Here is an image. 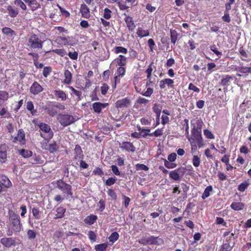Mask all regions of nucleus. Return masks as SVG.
<instances>
[{"label": "nucleus", "mask_w": 251, "mask_h": 251, "mask_svg": "<svg viewBox=\"0 0 251 251\" xmlns=\"http://www.w3.org/2000/svg\"><path fill=\"white\" fill-rule=\"evenodd\" d=\"M43 43L38 35L32 34L27 39V46L33 49H41Z\"/></svg>", "instance_id": "nucleus-1"}, {"label": "nucleus", "mask_w": 251, "mask_h": 251, "mask_svg": "<svg viewBox=\"0 0 251 251\" xmlns=\"http://www.w3.org/2000/svg\"><path fill=\"white\" fill-rule=\"evenodd\" d=\"M9 220L13 229L15 232H19L21 230V225L18 215L13 212H10Z\"/></svg>", "instance_id": "nucleus-2"}, {"label": "nucleus", "mask_w": 251, "mask_h": 251, "mask_svg": "<svg viewBox=\"0 0 251 251\" xmlns=\"http://www.w3.org/2000/svg\"><path fill=\"white\" fill-rule=\"evenodd\" d=\"M40 129L46 133H47V136H44L43 134H41L42 137L45 138L46 140H49L51 139L53 136V133L51 131V129L49 125L46 124L42 123L39 126Z\"/></svg>", "instance_id": "nucleus-3"}, {"label": "nucleus", "mask_w": 251, "mask_h": 251, "mask_svg": "<svg viewBox=\"0 0 251 251\" xmlns=\"http://www.w3.org/2000/svg\"><path fill=\"white\" fill-rule=\"evenodd\" d=\"M59 120L61 125L67 126L74 122V118L71 115H61L59 117Z\"/></svg>", "instance_id": "nucleus-4"}, {"label": "nucleus", "mask_w": 251, "mask_h": 251, "mask_svg": "<svg viewBox=\"0 0 251 251\" xmlns=\"http://www.w3.org/2000/svg\"><path fill=\"white\" fill-rule=\"evenodd\" d=\"M12 138L13 142L15 143H19L21 145H24L25 143V134L22 129L19 130L16 136Z\"/></svg>", "instance_id": "nucleus-5"}, {"label": "nucleus", "mask_w": 251, "mask_h": 251, "mask_svg": "<svg viewBox=\"0 0 251 251\" xmlns=\"http://www.w3.org/2000/svg\"><path fill=\"white\" fill-rule=\"evenodd\" d=\"M27 4L32 11H34L41 8V4L38 0H23Z\"/></svg>", "instance_id": "nucleus-6"}, {"label": "nucleus", "mask_w": 251, "mask_h": 251, "mask_svg": "<svg viewBox=\"0 0 251 251\" xmlns=\"http://www.w3.org/2000/svg\"><path fill=\"white\" fill-rule=\"evenodd\" d=\"M57 187L65 193L72 195L71 187L70 185L65 183L62 180H59L57 183Z\"/></svg>", "instance_id": "nucleus-7"}, {"label": "nucleus", "mask_w": 251, "mask_h": 251, "mask_svg": "<svg viewBox=\"0 0 251 251\" xmlns=\"http://www.w3.org/2000/svg\"><path fill=\"white\" fill-rule=\"evenodd\" d=\"M55 42L60 46H68L71 44L70 38L65 36H58L55 39Z\"/></svg>", "instance_id": "nucleus-8"}, {"label": "nucleus", "mask_w": 251, "mask_h": 251, "mask_svg": "<svg viewBox=\"0 0 251 251\" xmlns=\"http://www.w3.org/2000/svg\"><path fill=\"white\" fill-rule=\"evenodd\" d=\"M184 172L183 168H178L170 173V177L175 180H178L180 179V175H182Z\"/></svg>", "instance_id": "nucleus-9"}, {"label": "nucleus", "mask_w": 251, "mask_h": 251, "mask_svg": "<svg viewBox=\"0 0 251 251\" xmlns=\"http://www.w3.org/2000/svg\"><path fill=\"white\" fill-rule=\"evenodd\" d=\"M124 15L125 16L124 20L126 24V26L128 29H129V30L133 31L136 27V25L133 20V18L130 16L127 15L126 13H124Z\"/></svg>", "instance_id": "nucleus-10"}, {"label": "nucleus", "mask_w": 251, "mask_h": 251, "mask_svg": "<svg viewBox=\"0 0 251 251\" xmlns=\"http://www.w3.org/2000/svg\"><path fill=\"white\" fill-rule=\"evenodd\" d=\"M130 105V101L126 98L119 100L115 103V106L117 108L127 107Z\"/></svg>", "instance_id": "nucleus-11"}, {"label": "nucleus", "mask_w": 251, "mask_h": 251, "mask_svg": "<svg viewBox=\"0 0 251 251\" xmlns=\"http://www.w3.org/2000/svg\"><path fill=\"white\" fill-rule=\"evenodd\" d=\"M0 243L6 248L15 245V240L12 238L4 237L0 240Z\"/></svg>", "instance_id": "nucleus-12"}, {"label": "nucleus", "mask_w": 251, "mask_h": 251, "mask_svg": "<svg viewBox=\"0 0 251 251\" xmlns=\"http://www.w3.org/2000/svg\"><path fill=\"white\" fill-rule=\"evenodd\" d=\"M120 148L127 151L134 152L135 148L133 144L129 142H124L120 144Z\"/></svg>", "instance_id": "nucleus-13"}, {"label": "nucleus", "mask_w": 251, "mask_h": 251, "mask_svg": "<svg viewBox=\"0 0 251 251\" xmlns=\"http://www.w3.org/2000/svg\"><path fill=\"white\" fill-rule=\"evenodd\" d=\"M80 12L82 17L86 19H89L90 17V12L89 8L85 4H81Z\"/></svg>", "instance_id": "nucleus-14"}, {"label": "nucleus", "mask_w": 251, "mask_h": 251, "mask_svg": "<svg viewBox=\"0 0 251 251\" xmlns=\"http://www.w3.org/2000/svg\"><path fill=\"white\" fill-rule=\"evenodd\" d=\"M174 80L170 78H165L161 80L159 82V86L161 89H164L167 86L173 88L174 87Z\"/></svg>", "instance_id": "nucleus-15"}, {"label": "nucleus", "mask_w": 251, "mask_h": 251, "mask_svg": "<svg viewBox=\"0 0 251 251\" xmlns=\"http://www.w3.org/2000/svg\"><path fill=\"white\" fill-rule=\"evenodd\" d=\"M43 90V89L42 86L36 82H34L30 88V92L34 95L39 94L42 92Z\"/></svg>", "instance_id": "nucleus-16"}, {"label": "nucleus", "mask_w": 251, "mask_h": 251, "mask_svg": "<svg viewBox=\"0 0 251 251\" xmlns=\"http://www.w3.org/2000/svg\"><path fill=\"white\" fill-rule=\"evenodd\" d=\"M108 105V103H102L100 102H94L92 107L94 111L96 113H100L101 112V109L104 108Z\"/></svg>", "instance_id": "nucleus-17"}, {"label": "nucleus", "mask_w": 251, "mask_h": 251, "mask_svg": "<svg viewBox=\"0 0 251 251\" xmlns=\"http://www.w3.org/2000/svg\"><path fill=\"white\" fill-rule=\"evenodd\" d=\"M7 10L9 16L11 18L16 17L19 14V10L17 7H14L11 5H8L7 7Z\"/></svg>", "instance_id": "nucleus-18"}, {"label": "nucleus", "mask_w": 251, "mask_h": 251, "mask_svg": "<svg viewBox=\"0 0 251 251\" xmlns=\"http://www.w3.org/2000/svg\"><path fill=\"white\" fill-rule=\"evenodd\" d=\"M0 183L6 188H9L12 186V183L9 178L2 175H0Z\"/></svg>", "instance_id": "nucleus-19"}, {"label": "nucleus", "mask_w": 251, "mask_h": 251, "mask_svg": "<svg viewBox=\"0 0 251 251\" xmlns=\"http://www.w3.org/2000/svg\"><path fill=\"white\" fill-rule=\"evenodd\" d=\"M192 134L194 137L193 138L194 139V141L201 137V128H196L194 127L192 130Z\"/></svg>", "instance_id": "nucleus-20"}, {"label": "nucleus", "mask_w": 251, "mask_h": 251, "mask_svg": "<svg viewBox=\"0 0 251 251\" xmlns=\"http://www.w3.org/2000/svg\"><path fill=\"white\" fill-rule=\"evenodd\" d=\"M136 34L139 37L143 38L148 36L150 32L148 30H144L142 27H139L137 29Z\"/></svg>", "instance_id": "nucleus-21"}, {"label": "nucleus", "mask_w": 251, "mask_h": 251, "mask_svg": "<svg viewBox=\"0 0 251 251\" xmlns=\"http://www.w3.org/2000/svg\"><path fill=\"white\" fill-rule=\"evenodd\" d=\"M97 216L94 215H90L84 219V222L88 225H93L97 220Z\"/></svg>", "instance_id": "nucleus-22"}, {"label": "nucleus", "mask_w": 251, "mask_h": 251, "mask_svg": "<svg viewBox=\"0 0 251 251\" xmlns=\"http://www.w3.org/2000/svg\"><path fill=\"white\" fill-rule=\"evenodd\" d=\"M54 94L57 98L60 99L63 101L67 99L66 93L62 90H54Z\"/></svg>", "instance_id": "nucleus-23"}, {"label": "nucleus", "mask_w": 251, "mask_h": 251, "mask_svg": "<svg viewBox=\"0 0 251 251\" xmlns=\"http://www.w3.org/2000/svg\"><path fill=\"white\" fill-rule=\"evenodd\" d=\"M3 34L10 36H14L16 35V32L10 27H5L2 29Z\"/></svg>", "instance_id": "nucleus-24"}, {"label": "nucleus", "mask_w": 251, "mask_h": 251, "mask_svg": "<svg viewBox=\"0 0 251 251\" xmlns=\"http://www.w3.org/2000/svg\"><path fill=\"white\" fill-rule=\"evenodd\" d=\"M9 98V94L4 91H0V105H2Z\"/></svg>", "instance_id": "nucleus-25"}, {"label": "nucleus", "mask_w": 251, "mask_h": 251, "mask_svg": "<svg viewBox=\"0 0 251 251\" xmlns=\"http://www.w3.org/2000/svg\"><path fill=\"white\" fill-rule=\"evenodd\" d=\"M64 75L65 78L63 82L66 84H70L72 81V74L71 72L68 70L65 71Z\"/></svg>", "instance_id": "nucleus-26"}, {"label": "nucleus", "mask_w": 251, "mask_h": 251, "mask_svg": "<svg viewBox=\"0 0 251 251\" xmlns=\"http://www.w3.org/2000/svg\"><path fill=\"white\" fill-rule=\"evenodd\" d=\"M230 206L232 209L235 210H240L243 209L244 205L242 202H236L232 203Z\"/></svg>", "instance_id": "nucleus-27"}, {"label": "nucleus", "mask_w": 251, "mask_h": 251, "mask_svg": "<svg viewBox=\"0 0 251 251\" xmlns=\"http://www.w3.org/2000/svg\"><path fill=\"white\" fill-rule=\"evenodd\" d=\"M153 110L157 115V125H158V121L159 120V117L161 111V107L159 105L155 104L153 107Z\"/></svg>", "instance_id": "nucleus-28"}, {"label": "nucleus", "mask_w": 251, "mask_h": 251, "mask_svg": "<svg viewBox=\"0 0 251 251\" xmlns=\"http://www.w3.org/2000/svg\"><path fill=\"white\" fill-rule=\"evenodd\" d=\"M14 4L17 7H19L23 10H26L27 7L25 3L22 0H15Z\"/></svg>", "instance_id": "nucleus-29"}, {"label": "nucleus", "mask_w": 251, "mask_h": 251, "mask_svg": "<svg viewBox=\"0 0 251 251\" xmlns=\"http://www.w3.org/2000/svg\"><path fill=\"white\" fill-rule=\"evenodd\" d=\"M213 188L211 186H209L207 187L203 193L201 198L203 200L205 199L206 198H208L210 195V193L212 191Z\"/></svg>", "instance_id": "nucleus-30"}, {"label": "nucleus", "mask_w": 251, "mask_h": 251, "mask_svg": "<svg viewBox=\"0 0 251 251\" xmlns=\"http://www.w3.org/2000/svg\"><path fill=\"white\" fill-rule=\"evenodd\" d=\"M241 59L245 61H249V56L247 52L243 49V48H240L239 50Z\"/></svg>", "instance_id": "nucleus-31"}, {"label": "nucleus", "mask_w": 251, "mask_h": 251, "mask_svg": "<svg viewBox=\"0 0 251 251\" xmlns=\"http://www.w3.org/2000/svg\"><path fill=\"white\" fill-rule=\"evenodd\" d=\"M56 214L54 218H61L63 217L64 214L65 212V209L63 207H58L56 210Z\"/></svg>", "instance_id": "nucleus-32"}, {"label": "nucleus", "mask_w": 251, "mask_h": 251, "mask_svg": "<svg viewBox=\"0 0 251 251\" xmlns=\"http://www.w3.org/2000/svg\"><path fill=\"white\" fill-rule=\"evenodd\" d=\"M170 33L171 42L175 45L177 39L178 34L175 30H171Z\"/></svg>", "instance_id": "nucleus-33"}, {"label": "nucleus", "mask_w": 251, "mask_h": 251, "mask_svg": "<svg viewBox=\"0 0 251 251\" xmlns=\"http://www.w3.org/2000/svg\"><path fill=\"white\" fill-rule=\"evenodd\" d=\"M114 51V52L117 54L119 53L126 54L127 52V50L126 48L121 46L115 47Z\"/></svg>", "instance_id": "nucleus-34"}, {"label": "nucleus", "mask_w": 251, "mask_h": 251, "mask_svg": "<svg viewBox=\"0 0 251 251\" xmlns=\"http://www.w3.org/2000/svg\"><path fill=\"white\" fill-rule=\"evenodd\" d=\"M112 11L108 8H105L104 9V12L103 14V17L104 19L109 20L111 18Z\"/></svg>", "instance_id": "nucleus-35"}, {"label": "nucleus", "mask_w": 251, "mask_h": 251, "mask_svg": "<svg viewBox=\"0 0 251 251\" xmlns=\"http://www.w3.org/2000/svg\"><path fill=\"white\" fill-rule=\"evenodd\" d=\"M192 162L194 167H199L201 163V160L200 157H199L197 155H193Z\"/></svg>", "instance_id": "nucleus-36"}, {"label": "nucleus", "mask_w": 251, "mask_h": 251, "mask_svg": "<svg viewBox=\"0 0 251 251\" xmlns=\"http://www.w3.org/2000/svg\"><path fill=\"white\" fill-rule=\"evenodd\" d=\"M107 248V245L105 243L97 245L95 246L96 251H105Z\"/></svg>", "instance_id": "nucleus-37"}, {"label": "nucleus", "mask_w": 251, "mask_h": 251, "mask_svg": "<svg viewBox=\"0 0 251 251\" xmlns=\"http://www.w3.org/2000/svg\"><path fill=\"white\" fill-rule=\"evenodd\" d=\"M48 150L50 152H54L58 150V147L55 142L50 143L49 144Z\"/></svg>", "instance_id": "nucleus-38"}, {"label": "nucleus", "mask_w": 251, "mask_h": 251, "mask_svg": "<svg viewBox=\"0 0 251 251\" xmlns=\"http://www.w3.org/2000/svg\"><path fill=\"white\" fill-rule=\"evenodd\" d=\"M249 186V183L247 181H244L238 186V190L240 192H244Z\"/></svg>", "instance_id": "nucleus-39"}, {"label": "nucleus", "mask_w": 251, "mask_h": 251, "mask_svg": "<svg viewBox=\"0 0 251 251\" xmlns=\"http://www.w3.org/2000/svg\"><path fill=\"white\" fill-rule=\"evenodd\" d=\"M32 152L30 151L23 149L20 151V154L25 158H27L32 155Z\"/></svg>", "instance_id": "nucleus-40"}, {"label": "nucleus", "mask_w": 251, "mask_h": 251, "mask_svg": "<svg viewBox=\"0 0 251 251\" xmlns=\"http://www.w3.org/2000/svg\"><path fill=\"white\" fill-rule=\"evenodd\" d=\"M188 139L190 143L191 152L193 153L197 150V146L195 145V142L194 141V139L192 137H188Z\"/></svg>", "instance_id": "nucleus-41"}, {"label": "nucleus", "mask_w": 251, "mask_h": 251, "mask_svg": "<svg viewBox=\"0 0 251 251\" xmlns=\"http://www.w3.org/2000/svg\"><path fill=\"white\" fill-rule=\"evenodd\" d=\"M153 69L154 68L152 67V65H151L146 70V72L147 73V78L149 79L150 83H154V82L151 80V75Z\"/></svg>", "instance_id": "nucleus-42"}, {"label": "nucleus", "mask_w": 251, "mask_h": 251, "mask_svg": "<svg viewBox=\"0 0 251 251\" xmlns=\"http://www.w3.org/2000/svg\"><path fill=\"white\" fill-rule=\"evenodd\" d=\"M203 134L207 139H213L215 138L214 135L212 133L211 131L209 130L208 129H204L203 130Z\"/></svg>", "instance_id": "nucleus-43"}, {"label": "nucleus", "mask_w": 251, "mask_h": 251, "mask_svg": "<svg viewBox=\"0 0 251 251\" xmlns=\"http://www.w3.org/2000/svg\"><path fill=\"white\" fill-rule=\"evenodd\" d=\"M119 236V234L116 232H114L110 235L108 239L110 242L114 243L117 240Z\"/></svg>", "instance_id": "nucleus-44"}, {"label": "nucleus", "mask_w": 251, "mask_h": 251, "mask_svg": "<svg viewBox=\"0 0 251 251\" xmlns=\"http://www.w3.org/2000/svg\"><path fill=\"white\" fill-rule=\"evenodd\" d=\"M32 213L36 219H40L41 218V214L38 209L33 207L32 209Z\"/></svg>", "instance_id": "nucleus-45"}, {"label": "nucleus", "mask_w": 251, "mask_h": 251, "mask_svg": "<svg viewBox=\"0 0 251 251\" xmlns=\"http://www.w3.org/2000/svg\"><path fill=\"white\" fill-rule=\"evenodd\" d=\"M210 50L217 55L218 58L221 57L222 53L221 51H219L218 49L215 45L211 46L210 47Z\"/></svg>", "instance_id": "nucleus-46"}, {"label": "nucleus", "mask_w": 251, "mask_h": 251, "mask_svg": "<svg viewBox=\"0 0 251 251\" xmlns=\"http://www.w3.org/2000/svg\"><path fill=\"white\" fill-rule=\"evenodd\" d=\"M222 20L226 23H230L231 21V19L229 12H224V16H222Z\"/></svg>", "instance_id": "nucleus-47"}, {"label": "nucleus", "mask_w": 251, "mask_h": 251, "mask_svg": "<svg viewBox=\"0 0 251 251\" xmlns=\"http://www.w3.org/2000/svg\"><path fill=\"white\" fill-rule=\"evenodd\" d=\"M26 108L27 110L30 111L31 113L33 115L35 113V111L34 110V105L31 101H28L26 104Z\"/></svg>", "instance_id": "nucleus-48"}, {"label": "nucleus", "mask_w": 251, "mask_h": 251, "mask_svg": "<svg viewBox=\"0 0 251 251\" xmlns=\"http://www.w3.org/2000/svg\"><path fill=\"white\" fill-rule=\"evenodd\" d=\"M7 153L6 151H0V161L4 163L6 161Z\"/></svg>", "instance_id": "nucleus-49"}, {"label": "nucleus", "mask_w": 251, "mask_h": 251, "mask_svg": "<svg viewBox=\"0 0 251 251\" xmlns=\"http://www.w3.org/2000/svg\"><path fill=\"white\" fill-rule=\"evenodd\" d=\"M116 179L115 176L110 177L106 181L105 184L108 186H111L115 183Z\"/></svg>", "instance_id": "nucleus-50"}, {"label": "nucleus", "mask_w": 251, "mask_h": 251, "mask_svg": "<svg viewBox=\"0 0 251 251\" xmlns=\"http://www.w3.org/2000/svg\"><path fill=\"white\" fill-rule=\"evenodd\" d=\"M118 6L121 10H125L129 8V6H126L125 3H122L121 1L117 2Z\"/></svg>", "instance_id": "nucleus-51"}, {"label": "nucleus", "mask_w": 251, "mask_h": 251, "mask_svg": "<svg viewBox=\"0 0 251 251\" xmlns=\"http://www.w3.org/2000/svg\"><path fill=\"white\" fill-rule=\"evenodd\" d=\"M204 155L207 157V158H213V154L212 153L211 150L208 148L205 150Z\"/></svg>", "instance_id": "nucleus-52"}, {"label": "nucleus", "mask_w": 251, "mask_h": 251, "mask_svg": "<svg viewBox=\"0 0 251 251\" xmlns=\"http://www.w3.org/2000/svg\"><path fill=\"white\" fill-rule=\"evenodd\" d=\"M188 89L189 90H192L195 92L199 93L200 92V90L199 88L196 87L192 83H190L188 86Z\"/></svg>", "instance_id": "nucleus-53"}, {"label": "nucleus", "mask_w": 251, "mask_h": 251, "mask_svg": "<svg viewBox=\"0 0 251 251\" xmlns=\"http://www.w3.org/2000/svg\"><path fill=\"white\" fill-rule=\"evenodd\" d=\"M68 56L72 59L76 60L78 56V53L75 51H74L73 52H69L68 53Z\"/></svg>", "instance_id": "nucleus-54"}, {"label": "nucleus", "mask_w": 251, "mask_h": 251, "mask_svg": "<svg viewBox=\"0 0 251 251\" xmlns=\"http://www.w3.org/2000/svg\"><path fill=\"white\" fill-rule=\"evenodd\" d=\"M53 51L61 56H63L66 54V51L64 49H56L53 50Z\"/></svg>", "instance_id": "nucleus-55"}, {"label": "nucleus", "mask_w": 251, "mask_h": 251, "mask_svg": "<svg viewBox=\"0 0 251 251\" xmlns=\"http://www.w3.org/2000/svg\"><path fill=\"white\" fill-rule=\"evenodd\" d=\"M136 168L137 170H145L147 171L148 170V167L144 165V164H137L136 165Z\"/></svg>", "instance_id": "nucleus-56"}, {"label": "nucleus", "mask_w": 251, "mask_h": 251, "mask_svg": "<svg viewBox=\"0 0 251 251\" xmlns=\"http://www.w3.org/2000/svg\"><path fill=\"white\" fill-rule=\"evenodd\" d=\"M109 89L108 86L106 84H103L101 86V92L103 95H105Z\"/></svg>", "instance_id": "nucleus-57"}, {"label": "nucleus", "mask_w": 251, "mask_h": 251, "mask_svg": "<svg viewBox=\"0 0 251 251\" xmlns=\"http://www.w3.org/2000/svg\"><path fill=\"white\" fill-rule=\"evenodd\" d=\"M51 71V69L50 67H45L43 70V75L45 77H47Z\"/></svg>", "instance_id": "nucleus-58"}, {"label": "nucleus", "mask_w": 251, "mask_h": 251, "mask_svg": "<svg viewBox=\"0 0 251 251\" xmlns=\"http://www.w3.org/2000/svg\"><path fill=\"white\" fill-rule=\"evenodd\" d=\"M148 45L150 48V50L151 51H152L153 49V47L155 46V43H154V40L152 39L151 38L148 40Z\"/></svg>", "instance_id": "nucleus-59"}, {"label": "nucleus", "mask_w": 251, "mask_h": 251, "mask_svg": "<svg viewBox=\"0 0 251 251\" xmlns=\"http://www.w3.org/2000/svg\"><path fill=\"white\" fill-rule=\"evenodd\" d=\"M176 153H172L168 156V160L170 162H174L176 160Z\"/></svg>", "instance_id": "nucleus-60"}, {"label": "nucleus", "mask_w": 251, "mask_h": 251, "mask_svg": "<svg viewBox=\"0 0 251 251\" xmlns=\"http://www.w3.org/2000/svg\"><path fill=\"white\" fill-rule=\"evenodd\" d=\"M125 64H122V66L120 67L117 70V73L119 75H123L125 74V69L123 67Z\"/></svg>", "instance_id": "nucleus-61"}, {"label": "nucleus", "mask_w": 251, "mask_h": 251, "mask_svg": "<svg viewBox=\"0 0 251 251\" xmlns=\"http://www.w3.org/2000/svg\"><path fill=\"white\" fill-rule=\"evenodd\" d=\"M188 44L189 45L190 48L191 50H194L196 48L198 44L195 43V41L192 39L189 40L188 41Z\"/></svg>", "instance_id": "nucleus-62"}, {"label": "nucleus", "mask_w": 251, "mask_h": 251, "mask_svg": "<svg viewBox=\"0 0 251 251\" xmlns=\"http://www.w3.org/2000/svg\"><path fill=\"white\" fill-rule=\"evenodd\" d=\"M240 151L241 153L247 154L249 152V149L248 148L245 146H242L240 149Z\"/></svg>", "instance_id": "nucleus-63"}, {"label": "nucleus", "mask_w": 251, "mask_h": 251, "mask_svg": "<svg viewBox=\"0 0 251 251\" xmlns=\"http://www.w3.org/2000/svg\"><path fill=\"white\" fill-rule=\"evenodd\" d=\"M107 194L112 199H113V200L116 199V197H117L116 194L113 190H112V189L108 190V192H107Z\"/></svg>", "instance_id": "nucleus-64"}]
</instances>
